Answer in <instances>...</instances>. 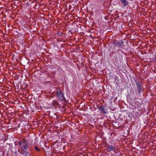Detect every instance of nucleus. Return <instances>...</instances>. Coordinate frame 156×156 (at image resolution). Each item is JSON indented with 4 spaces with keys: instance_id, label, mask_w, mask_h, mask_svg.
Returning <instances> with one entry per match:
<instances>
[{
    "instance_id": "obj_1",
    "label": "nucleus",
    "mask_w": 156,
    "mask_h": 156,
    "mask_svg": "<svg viewBox=\"0 0 156 156\" xmlns=\"http://www.w3.org/2000/svg\"><path fill=\"white\" fill-rule=\"evenodd\" d=\"M16 142L21 148L22 152L21 154L24 156H30V154L27 150L29 146L32 144V142L30 143L25 138H22V140L20 141H16Z\"/></svg>"
},
{
    "instance_id": "obj_8",
    "label": "nucleus",
    "mask_w": 156,
    "mask_h": 156,
    "mask_svg": "<svg viewBox=\"0 0 156 156\" xmlns=\"http://www.w3.org/2000/svg\"><path fill=\"white\" fill-rule=\"evenodd\" d=\"M121 1L124 4V6H126L128 5V2L127 0H121Z\"/></svg>"
},
{
    "instance_id": "obj_4",
    "label": "nucleus",
    "mask_w": 156,
    "mask_h": 156,
    "mask_svg": "<svg viewBox=\"0 0 156 156\" xmlns=\"http://www.w3.org/2000/svg\"><path fill=\"white\" fill-rule=\"evenodd\" d=\"M135 82L138 90V91L139 93L140 94L141 92V85L140 84V83L139 81L136 80L135 81Z\"/></svg>"
},
{
    "instance_id": "obj_12",
    "label": "nucleus",
    "mask_w": 156,
    "mask_h": 156,
    "mask_svg": "<svg viewBox=\"0 0 156 156\" xmlns=\"http://www.w3.org/2000/svg\"><path fill=\"white\" fill-rule=\"evenodd\" d=\"M155 60L156 59V57H155Z\"/></svg>"
},
{
    "instance_id": "obj_11",
    "label": "nucleus",
    "mask_w": 156,
    "mask_h": 156,
    "mask_svg": "<svg viewBox=\"0 0 156 156\" xmlns=\"http://www.w3.org/2000/svg\"><path fill=\"white\" fill-rule=\"evenodd\" d=\"M22 71V73L23 72V71Z\"/></svg>"
},
{
    "instance_id": "obj_10",
    "label": "nucleus",
    "mask_w": 156,
    "mask_h": 156,
    "mask_svg": "<svg viewBox=\"0 0 156 156\" xmlns=\"http://www.w3.org/2000/svg\"><path fill=\"white\" fill-rule=\"evenodd\" d=\"M40 75H42L40 73H39Z\"/></svg>"
},
{
    "instance_id": "obj_5",
    "label": "nucleus",
    "mask_w": 156,
    "mask_h": 156,
    "mask_svg": "<svg viewBox=\"0 0 156 156\" xmlns=\"http://www.w3.org/2000/svg\"><path fill=\"white\" fill-rule=\"evenodd\" d=\"M142 105L140 103L136 102L135 104V107L137 109L138 111H140L142 109Z\"/></svg>"
},
{
    "instance_id": "obj_2",
    "label": "nucleus",
    "mask_w": 156,
    "mask_h": 156,
    "mask_svg": "<svg viewBox=\"0 0 156 156\" xmlns=\"http://www.w3.org/2000/svg\"><path fill=\"white\" fill-rule=\"evenodd\" d=\"M56 95L58 100L62 101H65L66 98L65 97V94L63 92L61 89L59 87H57L55 91Z\"/></svg>"
},
{
    "instance_id": "obj_7",
    "label": "nucleus",
    "mask_w": 156,
    "mask_h": 156,
    "mask_svg": "<svg viewBox=\"0 0 156 156\" xmlns=\"http://www.w3.org/2000/svg\"><path fill=\"white\" fill-rule=\"evenodd\" d=\"M108 148L109 151H112L115 148V146L111 145H108Z\"/></svg>"
},
{
    "instance_id": "obj_3",
    "label": "nucleus",
    "mask_w": 156,
    "mask_h": 156,
    "mask_svg": "<svg viewBox=\"0 0 156 156\" xmlns=\"http://www.w3.org/2000/svg\"><path fill=\"white\" fill-rule=\"evenodd\" d=\"M113 44L114 45L120 48L124 46V42L122 40L117 41L115 40L113 41Z\"/></svg>"
},
{
    "instance_id": "obj_6",
    "label": "nucleus",
    "mask_w": 156,
    "mask_h": 156,
    "mask_svg": "<svg viewBox=\"0 0 156 156\" xmlns=\"http://www.w3.org/2000/svg\"><path fill=\"white\" fill-rule=\"evenodd\" d=\"M103 107V106L99 107L98 108V109H99L103 114H106L107 113V112L105 111Z\"/></svg>"
},
{
    "instance_id": "obj_9",
    "label": "nucleus",
    "mask_w": 156,
    "mask_h": 156,
    "mask_svg": "<svg viewBox=\"0 0 156 156\" xmlns=\"http://www.w3.org/2000/svg\"><path fill=\"white\" fill-rule=\"evenodd\" d=\"M34 147L35 150L37 152H40L41 151L40 149L37 146L34 145Z\"/></svg>"
}]
</instances>
